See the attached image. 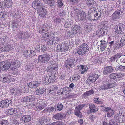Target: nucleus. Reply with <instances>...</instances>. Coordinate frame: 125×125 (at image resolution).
Here are the masks:
<instances>
[{
	"instance_id": "obj_8",
	"label": "nucleus",
	"mask_w": 125,
	"mask_h": 125,
	"mask_svg": "<svg viewBox=\"0 0 125 125\" xmlns=\"http://www.w3.org/2000/svg\"><path fill=\"white\" fill-rule=\"evenodd\" d=\"M103 110L104 111L107 112V117H110L113 116L114 115L115 111L110 107H104L103 109Z\"/></svg>"
},
{
	"instance_id": "obj_46",
	"label": "nucleus",
	"mask_w": 125,
	"mask_h": 125,
	"mask_svg": "<svg viewBox=\"0 0 125 125\" xmlns=\"http://www.w3.org/2000/svg\"><path fill=\"white\" fill-rule=\"evenodd\" d=\"M66 28H69L71 26V23L69 21H67L64 25Z\"/></svg>"
},
{
	"instance_id": "obj_55",
	"label": "nucleus",
	"mask_w": 125,
	"mask_h": 125,
	"mask_svg": "<svg viewBox=\"0 0 125 125\" xmlns=\"http://www.w3.org/2000/svg\"><path fill=\"white\" fill-rule=\"evenodd\" d=\"M63 123L62 122H56L53 123L52 125H63Z\"/></svg>"
},
{
	"instance_id": "obj_14",
	"label": "nucleus",
	"mask_w": 125,
	"mask_h": 125,
	"mask_svg": "<svg viewBox=\"0 0 125 125\" xmlns=\"http://www.w3.org/2000/svg\"><path fill=\"white\" fill-rule=\"evenodd\" d=\"M74 61V60L72 58L68 59L65 63V66L67 68H72L73 66Z\"/></svg>"
},
{
	"instance_id": "obj_23",
	"label": "nucleus",
	"mask_w": 125,
	"mask_h": 125,
	"mask_svg": "<svg viewBox=\"0 0 125 125\" xmlns=\"http://www.w3.org/2000/svg\"><path fill=\"white\" fill-rule=\"evenodd\" d=\"M40 12L39 13V14L41 17H45L47 14V11L43 7L41 9H40Z\"/></svg>"
},
{
	"instance_id": "obj_19",
	"label": "nucleus",
	"mask_w": 125,
	"mask_h": 125,
	"mask_svg": "<svg viewBox=\"0 0 125 125\" xmlns=\"http://www.w3.org/2000/svg\"><path fill=\"white\" fill-rule=\"evenodd\" d=\"M66 117V115L65 114L60 113L57 114H55L53 115V117L55 119H62L65 118Z\"/></svg>"
},
{
	"instance_id": "obj_6",
	"label": "nucleus",
	"mask_w": 125,
	"mask_h": 125,
	"mask_svg": "<svg viewBox=\"0 0 125 125\" xmlns=\"http://www.w3.org/2000/svg\"><path fill=\"white\" fill-rule=\"evenodd\" d=\"M85 105V104L79 105L77 106L74 111V114L77 116L81 118L82 117V115L81 113L80 112V110H81Z\"/></svg>"
},
{
	"instance_id": "obj_26",
	"label": "nucleus",
	"mask_w": 125,
	"mask_h": 125,
	"mask_svg": "<svg viewBox=\"0 0 125 125\" xmlns=\"http://www.w3.org/2000/svg\"><path fill=\"white\" fill-rule=\"evenodd\" d=\"M120 10L116 11L112 15V18L114 20L118 19L120 18Z\"/></svg>"
},
{
	"instance_id": "obj_29",
	"label": "nucleus",
	"mask_w": 125,
	"mask_h": 125,
	"mask_svg": "<svg viewBox=\"0 0 125 125\" xmlns=\"http://www.w3.org/2000/svg\"><path fill=\"white\" fill-rule=\"evenodd\" d=\"M58 67L57 64H55L49 67L47 69V71L49 72H52L54 70L57 69Z\"/></svg>"
},
{
	"instance_id": "obj_4",
	"label": "nucleus",
	"mask_w": 125,
	"mask_h": 125,
	"mask_svg": "<svg viewBox=\"0 0 125 125\" xmlns=\"http://www.w3.org/2000/svg\"><path fill=\"white\" fill-rule=\"evenodd\" d=\"M68 48L69 47L66 43H63L57 45V51L58 52H63L67 51Z\"/></svg>"
},
{
	"instance_id": "obj_48",
	"label": "nucleus",
	"mask_w": 125,
	"mask_h": 125,
	"mask_svg": "<svg viewBox=\"0 0 125 125\" xmlns=\"http://www.w3.org/2000/svg\"><path fill=\"white\" fill-rule=\"evenodd\" d=\"M117 73L112 74L110 75V77L112 79L117 78Z\"/></svg>"
},
{
	"instance_id": "obj_37",
	"label": "nucleus",
	"mask_w": 125,
	"mask_h": 125,
	"mask_svg": "<svg viewBox=\"0 0 125 125\" xmlns=\"http://www.w3.org/2000/svg\"><path fill=\"white\" fill-rule=\"evenodd\" d=\"M94 93V91L92 90H89L86 91L84 94V95L85 96H88L91 95Z\"/></svg>"
},
{
	"instance_id": "obj_33",
	"label": "nucleus",
	"mask_w": 125,
	"mask_h": 125,
	"mask_svg": "<svg viewBox=\"0 0 125 125\" xmlns=\"http://www.w3.org/2000/svg\"><path fill=\"white\" fill-rule=\"evenodd\" d=\"M7 1H4L0 3V7L1 8V7L3 8L7 7L8 3H7Z\"/></svg>"
},
{
	"instance_id": "obj_28",
	"label": "nucleus",
	"mask_w": 125,
	"mask_h": 125,
	"mask_svg": "<svg viewBox=\"0 0 125 125\" xmlns=\"http://www.w3.org/2000/svg\"><path fill=\"white\" fill-rule=\"evenodd\" d=\"M89 108L90 109V111L91 112L94 113L98 110V108H96V107L94 105L92 104H89Z\"/></svg>"
},
{
	"instance_id": "obj_17",
	"label": "nucleus",
	"mask_w": 125,
	"mask_h": 125,
	"mask_svg": "<svg viewBox=\"0 0 125 125\" xmlns=\"http://www.w3.org/2000/svg\"><path fill=\"white\" fill-rule=\"evenodd\" d=\"M81 28L77 25H75L72 27L71 31H73L75 35H76L78 33H81Z\"/></svg>"
},
{
	"instance_id": "obj_7",
	"label": "nucleus",
	"mask_w": 125,
	"mask_h": 125,
	"mask_svg": "<svg viewBox=\"0 0 125 125\" xmlns=\"http://www.w3.org/2000/svg\"><path fill=\"white\" fill-rule=\"evenodd\" d=\"M32 5L34 8L37 10H40V9L44 7L43 4L38 0L33 2Z\"/></svg>"
},
{
	"instance_id": "obj_13",
	"label": "nucleus",
	"mask_w": 125,
	"mask_h": 125,
	"mask_svg": "<svg viewBox=\"0 0 125 125\" xmlns=\"http://www.w3.org/2000/svg\"><path fill=\"white\" fill-rule=\"evenodd\" d=\"M8 68V61H2L0 62V71H2L7 70Z\"/></svg>"
},
{
	"instance_id": "obj_27",
	"label": "nucleus",
	"mask_w": 125,
	"mask_h": 125,
	"mask_svg": "<svg viewBox=\"0 0 125 125\" xmlns=\"http://www.w3.org/2000/svg\"><path fill=\"white\" fill-rule=\"evenodd\" d=\"M77 69L81 71V74H83L86 71L88 68H87L85 66L81 65L80 66L77 67Z\"/></svg>"
},
{
	"instance_id": "obj_18",
	"label": "nucleus",
	"mask_w": 125,
	"mask_h": 125,
	"mask_svg": "<svg viewBox=\"0 0 125 125\" xmlns=\"http://www.w3.org/2000/svg\"><path fill=\"white\" fill-rule=\"evenodd\" d=\"M77 16L79 20L81 21H84L86 18V13L83 11H80L77 14Z\"/></svg>"
},
{
	"instance_id": "obj_24",
	"label": "nucleus",
	"mask_w": 125,
	"mask_h": 125,
	"mask_svg": "<svg viewBox=\"0 0 125 125\" xmlns=\"http://www.w3.org/2000/svg\"><path fill=\"white\" fill-rule=\"evenodd\" d=\"M113 69L112 67L111 66H108L105 67L103 71V73L105 74H106L110 73L112 72Z\"/></svg>"
},
{
	"instance_id": "obj_47",
	"label": "nucleus",
	"mask_w": 125,
	"mask_h": 125,
	"mask_svg": "<svg viewBox=\"0 0 125 125\" xmlns=\"http://www.w3.org/2000/svg\"><path fill=\"white\" fill-rule=\"evenodd\" d=\"M48 118H45L44 119H43L44 120L43 121V122H42L41 123V125H43L44 124H47L48 123Z\"/></svg>"
},
{
	"instance_id": "obj_59",
	"label": "nucleus",
	"mask_w": 125,
	"mask_h": 125,
	"mask_svg": "<svg viewBox=\"0 0 125 125\" xmlns=\"http://www.w3.org/2000/svg\"><path fill=\"white\" fill-rule=\"evenodd\" d=\"M121 42H123L124 44H125V35L123 36L121 40Z\"/></svg>"
},
{
	"instance_id": "obj_31",
	"label": "nucleus",
	"mask_w": 125,
	"mask_h": 125,
	"mask_svg": "<svg viewBox=\"0 0 125 125\" xmlns=\"http://www.w3.org/2000/svg\"><path fill=\"white\" fill-rule=\"evenodd\" d=\"M44 2L47 4H48L50 6H54V0H44Z\"/></svg>"
},
{
	"instance_id": "obj_57",
	"label": "nucleus",
	"mask_w": 125,
	"mask_h": 125,
	"mask_svg": "<svg viewBox=\"0 0 125 125\" xmlns=\"http://www.w3.org/2000/svg\"><path fill=\"white\" fill-rule=\"evenodd\" d=\"M68 1L72 2L74 4H76L78 2V0H68Z\"/></svg>"
},
{
	"instance_id": "obj_43",
	"label": "nucleus",
	"mask_w": 125,
	"mask_h": 125,
	"mask_svg": "<svg viewBox=\"0 0 125 125\" xmlns=\"http://www.w3.org/2000/svg\"><path fill=\"white\" fill-rule=\"evenodd\" d=\"M68 35H67L69 37H73V36H75L74 33H73V31H71H71H68L67 32Z\"/></svg>"
},
{
	"instance_id": "obj_51",
	"label": "nucleus",
	"mask_w": 125,
	"mask_h": 125,
	"mask_svg": "<svg viewBox=\"0 0 125 125\" xmlns=\"http://www.w3.org/2000/svg\"><path fill=\"white\" fill-rule=\"evenodd\" d=\"M63 107L62 105L59 104L57 105V108L58 110L60 111L62 109Z\"/></svg>"
},
{
	"instance_id": "obj_63",
	"label": "nucleus",
	"mask_w": 125,
	"mask_h": 125,
	"mask_svg": "<svg viewBox=\"0 0 125 125\" xmlns=\"http://www.w3.org/2000/svg\"><path fill=\"white\" fill-rule=\"evenodd\" d=\"M115 55V57L116 58L117 60L120 57H121L122 55L121 54L117 53Z\"/></svg>"
},
{
	"instance_id": "obj_11",
	"label": "nucleus",
	"mask_w": 125,
	"mask_h": 125,
	"mask_svg": "<svg viewBox=\"0 0 125 125\" xmlns=\"http://www.w3.org/2000/svg\"><path fill=\"white\" fill-rule=\"evenodd\" d=\"M60 41V39L57 37H52L51 39L47 42V44L49 45H53L59 43Z\"/></svg>"
},
{
	"instance_id": "obj_12",
	"label": "nucleus",
	"mask_w": 125,
	"mask_h": 125,
	"mask_svg": "<svg viewBox=\"0 0 125 125\" xmlns=\"http://www.w3.org/2000/svg\"><path fill=\"white\" fill-rule=\"evenodd\" d=\"M54 36V35L53 32L47 33L43 34L42 37V39L43 40H47L49 39L50 40L51 38Z\"/></svg>"
},
{
	"instance_id": "obj_22",
	"label": "nucleus",
	"mask_w": 125,
	"mask_h": 125,
	"mask_svg": "<svg viewBox=\"0 0 125 125\" xmlns=\"http://www.w3.org/2000/svg\"><path fill=\"white\" fill-rule=\"evenodd\" d=\"M40 84L39 82L38 81H31L28 84V86L29 87L32 88H35L39 86Z\"/></svg>"
},
{
	"instance_id": "obj_9",
	"label": "nucleus",
	"mask_w": 125,
	"mask_h": 125,
	"mask_svg": "<svg viewBox=\"0 0 125 125\" xmlns=\"http://www.w3.org/2000/svg\"><path fill=\"white\" fill-rule=\"evenodd\" d=\"M125 25L124 24H120L116 25L115 27V31L118 34H120L124 31Z\"/></svg>"
},
{
	"instance_id": "obj_53",
	"label": "nucleus",
	"mask_w": 125,
	"mask_h": 125,
	"mask_svg": "<svg viewBox=\"0 0 125 125\" xmlns=\"http://www.w3.org/2000/svg\"><path fill=\"white\" fill-rule=\"evenodd\" d=\"M122 43V44H121L120 43H119L118 42H117L116 43V48L117 49H118V48L119 47H121L123 46V42H121Z\"/></svg>"
},
{
	"instance_id": "obj_58",
	"label": "nucleus",
	"mask_w": 125,
	"mask_h": 125,
	"mask_svg": "<svg viewBox=\"0 0 125 125\" xmlns=\"http://www.w3.org/2000/svg\"><path fill=\"white\" fill-rule=\"evenodd\" d=\"M114 43V41H112L110 42H109V47L108 48V50H110V49L111 48V46H112V45Z\"/></svg>"
},
{
	"instance_id": "obj_49",
	"label": "nucleus",
	"mask_w": 125,
	"mask_h": 125,
	"mask_svg": "<svg viewBox=\"0 0 125 125\" xmlns=\"http://www.w3.org/2000/svg\"><path fill=\"white\" fill-rule=\"evenodd\" d=\"M124 68H125V67L124 68V67L122 65H118L115 68V69L116 70H121Z\"/></svg>"
},
{
	"instance_id": "obj_34",
	"label": "nucleus",
	"mask_w": 125,
	"mask_h": 125,
	"mask_svg": "<svg viewBox=\"0 0 125 125\" xmlns=\"http://www.w3.org/2000/svg\"><path fill=\"white\" fill-rule=\"evenodd\" d=\"M70 89L68 87L64 88L63 89H61L60 91H63V92L61 93V94H68L69 91H70Z\"/></svg>"
},
{
	"instance_id": "obj_10",
	"label": "nucleus",
	"mask_w": 125,
	"mask_h": 125,
	"mask_svg": "<svg viewBox=\"0 0 125 125\" xmlns=\"http://www.w3.org/2000/svg\"><path fill=\"white\" fill-rule=\"evenodd\" d=\"M36 51L33 50H28L25 51L23 53L25 57H28L34 56L36 54Z\"/></svg>"
},
{
	"instance_id": "obj_42",
	"label": "nucleus",
	"mask_w": 125,
	"mask_h": 125,
	"mask_svg": "<svg viewBox=\"0 0 125 125\" xmlns=\"http://www.w3.org/2000/svg\"><path fill=\"white\" fill-rule=\"evenodd\" d=\"M79 77L76 75H74L72 76V81L73 82H75L79 78Z\"/></svg>"
},
{
	"instance_id": "obj_40",
	"label": "nucleus",
	"mask_w": 125,
	"mask_h": 125,
	"mask_svg": "<svg viewBox=\"0 0 125 125\" xmlns=\"http://www.w3.org/2000/svg\"><path fill=\"white\" fill-rule=\"evenodd\" d=\"M11 123L14 125H18L19 124L18 121L16 119H12L11 120Z\"/></svg>"
},
{
	"instance_id": "obj_5",
	"label": "nucleus",
	"mask_w": 125,
	"mask_h": 125,
	"mask_svg": "<svg viewBox=\"0 0 125 125\" xmlns=\"http://www.w3.org/2000/svg\"><path fill=\"white\" fill-rule=\"evenodd\" d=\"M50 57V55L48 54L39 56L38 57V62L44 63L49 61Z\"/></svg>"
},
{
	"instance_id": "obj_64",
	"label": "nucleus",
	"mask_w": 125,
	"mask_h": 125,
	"mask_svg": "<svg viewBox=\"0 0 125 125\" xmlns=\"http://www.w3.org/2000/svg\"><path fill=\"white\" fill-rule=\"evenodd\" d=\"M116 60V58L115 57V55H114L112 57L110 58V61L111 62H113L115 60Z\"/></svg>"
},
{
	"instance_id": "obj_60",
	"label": "nucleus",
	"mask_w": 125,
	"mask_h": 125,
	"mask_svg": "<svg viewBox=\"0 0 125 125\" xmlns=\"http://www.w3.org/2000/svg\"><path fill=\"white\" fill-rule=\"evenodd\" d=\"M29 101H32L35 99V97L33 95H30L28 96Z\"/></svg>"
},
{
	"instance_id": "obj_39",
	"label": "nucleus",
	"mask_w": 125,
	"mask_h": 125,
	"mask_svg": "<svg viewBox=\"0 0 125 125\" xmlns=\"http://www.w3.org/2000/svg\"><path fill=\"white\" fill-rule=\"evenodd\" d=\"M89 77H91L92 78V79L94 80L95 82L98 79V75L97 74H94L90 76Z\"/></svg>"
},
{
	"instance_id": "obj_45",
	"label": "nucleus",
	"mask_w": 125,
	"mask_h": 125,
	"mask_svg": "<svg viewBox=\"0 0 125 125\" xmlns=\"http://www.w3.org/2000/svg\"><path fill=\"white\" fill-rule=\"evenodd\" d=\"M109 125H118L117 123L114 122L112 119L109 120Z\"/></svg>"
},
{
	"instance_id": "obj_44",
	"label": "nucleus",
	"mask_w": 125,
	"mask_h": 125,
	"mask_svg": "<svg viewBox=\"0 0 125 125\" xmlns=\"http://www.w3.org/2000/svg\"><path fill=\"white\" fill-rule=\"evenodd\" d=\"M49 83H53L54 81V76H49Z\"/></svg>"
},
{
	"instance_id": "obj_30",
	"label": "nucleus",
	"mask_w": 125,
	"mask_h": 125,
	"mask_svg": "<svg viewBox=\"0 0 125 125\" xmlns=\"http://www.w3.org/2000/svg\"><path fill=\"white\" fill-rule=\"evenodd\" d=\"M44 89L39 88L36 90L35 93L36 95H40L43 94L44 93Z\"/></svg>"
},
{
	"instance_id": "obj_61",
	"label": "nucleus",
	"mask_w": 125,
	"mask_h": 125,
	"mask_svg": "<svg viewBox=\"0 0 125 125\" xmlns=\"http://www.w3.org/2000/svg\"><path fill=\"white\" fill-rule=\"evenodd\" d=\"M12 25L14 28H17L18 27V24L17 22H13L12 23Z\"/></svg>"
},
{
	"instance_id": "obj_3",
	"label": "nucleus",
	"mask_w": 125,
	"mask_h": 125,
	"mask_svg": "<svg viewBox=\"0 0 125 125\" xmlns=\"http://www.w3.org/2000/svg\"><path fill=\"white\" fill-rule=\"evenodd\" d=\"M88 49L87 44L83 43L78 49L77 51L79 54L82 55L86 53Z\"/></svg>"
},
{
	"instance_id": "obj_21",
	"label": "nucleus",
	"mask_w": 125,
	"mask_h": 125,
	"mask_svg": "<svg viewBox=\"0 0 125 125\" xmlns=\"http://www.w3.org/2000/svg\"><path fill=\"white\" fill-rule=\"evenodd\" d=\"M101 42L100 45V49L102 51H104L107 47V44L108 43V41H106L105 38L104 40L100 41Z\"/></svg>"
},
{
	"instance_id": "obj_36",
	"label": "nucleus",
	"mask_w": 125,
	"mask_h": 125,
	"mask_svg": "<svg viewBox=\"0 0 125 125\" xmlns=\"http://www.w3.org/2000/svg\"><path fill=\"white\" fill-rule=\"evenodd\" d=\"M49 77L48 76L44 77L43 78V82L45 84H48L49 83Z\"/></svg>"
},
{
	"instance_id": "obj_16",
	"label": "nucleus",
	"mask_w": 125,
	"mask_h": 125,
	"mask_svg": "<svg viewBox=\"0 0 125 125\" xmlns=\"http://www.w3.org/2000/svg\"><path fill=\"white\" fill-rule=\"evenodd\" d=\"M115 86V84L114 83H112L111 84L107 83L105 84H104L100 86L99 89L100 90H105L114 87Z\"/></svg>"
},
{
	"instance_id": "obj_52",
	"label": "nucleus",
	"mask_w": 125,
	"mask_h": 125,
	"mask_svg": "<svg viewBox=\"0 0 125 125\" xmlns=\"http://www.w3.org/2000/svg\"><path fill=\"white\" fill-rule=\"evenodd\" d=\"M8 51V46L7 45H5L4 47L2 48V51L4 52H7Z\"/></svg>"
},
{
	"instance_id": "obj_15",
	"label": "nucleus",
	"mask_w": 125,
	"mask_h": 125,
	"mask_svg": "<svg viewBox=\"0 0 125 125\" xmlns=\"http://www.w3.org/2000/svg\"><path fill=\"white\" fill-rule=\"evenodd\" d=\"M108 31L106 28H101L97 30L96 34L99 36L104 35L106 34L108 32Z\"/></svg>"
},
{
	"instance_id": "obj_32",
	"label": "nucleus",
	"mask_w": 125,
	"mask_h": 125,
	"mask_svg": "<svg viewBox=\"0 0 125 125\" xmlns=\"http://www.w3.org/2000/svg\"><path fill=\"white\" fill-rule=\"evenodd\" d=\"M7 100H3L0 102V105L1 107L2 108L6 107L7 103Z\"/></svg>"
},
{
	"instance_id": "obj_41",
	"label": "nucleus",
	"mask_w": 125,
	"mask_h": 125,
	"mask_svg": "<svg viewBox=\"0 0 125 125\" xmlns=\"http://www.w3.org/2000/svg\"><path fill=\"white\" fill-rule=\"evenodd\" d=\"M8 112L10 115H11L13 113H16L17 112V111L16 109L15 108L11 109L8 110Z\"/></svg>"
},
{
	"instance_id": "obj_54",
	"label": "nucleus",
	"mask_w": 125,
	"mask_h": 125,
	"mask_svg": "<svg viewBox=\"0 0 125 125\" xmlns=\"http://www.w3.org/2000/svg\"><path fill=\"white\" fill-rule=\"evenodd\" d=\"M58 6L59 7H62L63 5V4L61 0H58L57 1Z\"/></svg>"
},
{
	"instance_id": "obj_2",
	"label": "nucleus",
	"mask_w": 125,
	"mask_h": 125,
	"mask_svg": "<svg viewBox=\"0 0 125 125\" xmlns=\"http://www.w3.org/2000/svg\"><path fill=\"white\" fill-rule=\"evenodd\" d=\"M47 104L44 100H38L36 103H33L31 105L32 107H35V109L36 111L40 110L45 107Z\"/></svg>"
},
{
	"instance_id": "obj_56",
	"label": "nucleus",
	"mask_w": 125,
	"mask_h": 125,
	"mask_svg": "<svg viewBox=\"0 0 125 125\" xmlns=\"http://www.w3.org/2000/svg\"><path fill=\"white\" fill-rule=\"evenodd\" d=\"M22 100H22V101H23L25 102H28L30 101L28 96L24 97Z\"/></svg>"
},
{
	"instance_id": "obj_38",
	"label": "nucleus",
	"mask_w": 125,
	"mask_h": 125,
	"mask_svg": "<svg viewBox=\"0 0 125 125\" xmlns=\"http://www.w3.org/2000/svg\"><path fill=\"white\" fill-rule=\"evenodd\" d=\"M94 82V80L92 79L91 77H89L86 81V83L88 84H90Z\"/></svg>"
},
{
	"instance_id": "obj_62",
	"label": "nucleus",
	"mask_w": 125,
	"mask_h": 125,
	"mask_svg": "<svg viewBox=\"0 0 125 125\" xmlns=\"http://www.w3.org/2000/svg\"><path fill=\"white\" fill-rule=\"evenodd\" d=\"M41 49L42 51H44L46 50L47 48L45 46L42 45L41 46Z\"/></svg>"
},
{
	"instance_id": "obj_25",
	"label": "nucleus",
	"mask_w": 125,
	"mask_h": 125,
	"mask_svg": "<svg viewBox=\"0 0 125 125\" xmlns=\"http://www.w3.org/2000/svg\"><path fill=\"white\" fill-rule=\"evenodd\" d=\"M21 120L24 123L28 122L31 120V117L29 115H24L21 116Z\"/></svg>"
},
{
	"instance_id": "obj_1",
	"label": "nucleus",
	"mask_w": 125,
	"mask_h": 125,
	"mask_svg": "<svg viewBox=\"0 0 125 125\" xmlns=\"http://www.w3.org/2000/svg\"><path fill=\"white\" fill-rule=\"evenodd\" d=\"M21 66V63L20 61L14 59L10 60L8 62V66L10 68V69L13 71L14 73H16L17 69Z\"/></svg>"
},
{
	"instance_id": "obj_35",
	"label": "nucleus",
	"mask_w": 125,
	"mask_h": 125,
	"mask_svg": "<svg viewBox=\"0 0 125 125\" xmlns=\"http://www.w3.org/2000/svg\"><path fill=\"white\" fill-rule=\"evenodd\" d=\"M49 27H47L44 28H40L38 30V31L41 33H43L45 32L46 31H48L49 29Z\"/></svg>"
},
{
	"instance_id": "obj_50",
	"label": "nucleus",
	"mask_w": 125,
	"mask_h": 125,
	"mask_svg": "<svg viewBox=\"0 0 125 125\" xmlns=\"http://www.w3.org/2000/svg\"><path fill=\"white\" fill-rule=\"evenodd\" d=\"M117 78H121L124 76V73H117Z\"/></svg>"
},
{
	"instance_id": "obj_20",
	"label": "nucleus",
	"mask_w": 125,
	"mask_h": 125,
	"mask_svg": "<svg viewBox=\"0 0 125 125\" xmlns=\"http://www.w3.org/2000/svg\"><path fill=\"white\" fill-rule=\"evenodd\" d=\"M21 89L20 88H13L10 89V92L11 94H14V95H19L21 93Z\"/></svg>"
}]
</instances>
